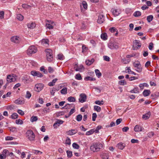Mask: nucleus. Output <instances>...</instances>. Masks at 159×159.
I'll return each mask as SVG.
<instances>
[{
    "instance_id": "obj_1",
    "label": "nucleus",
    "mask_w": 159,
    "mask_h": 159,
    "mask_svg": "<svg viewBox=\"0 0 159 159\" xmlns=\"http://www.w3.org/2000/svg\"><path fill=\"white\" fill-rule=\"evenodd\" d=\"M103 147V144L100 143H93L91 146L90 149L93 152H98Z\"/></svg>"
},
{
    "instance_id": "obj_2",
    "label": "nucleus",
    "mask_w": 159,
    "mask_h": 159,
    "mask_svg": "<svg viewBox=\"0 0 159 159\" xmlns=\"http://www.w3.org/2000/svg\"><path fill=\"white\" fill-rule=\"evenodd\" d=\"M26 138L30 141L34 140L35 135L33 132L31 130H28L26 133Z\"/></svg>"
},
{
    "instance_id": "obj_3",
    "label": "nucleus",
    "mask_w": 159,
    "mask_h": 159,
    "mask_svg": "<svg viewBox=\"0 0 159 159\" xmlns=\"http://www.w3.org/2000/svg\"><path fill=\"white\" fill-rule=\"evenodd\" d=\"M45 52L46 53L47 60L48 61H52L53 59L52 50L50 49H47L45 50Z\"/></svg>"
},
{
    "instance_id": "obj_4",
    "label": "nucleus",
    "mask_w": 159,
    "mask_h": 159,
    "mask_svg": "<svg viewBox=\"0 0 159 159\" xmlns=\"http://www.w3.org/2000/svg\"><path fill=\"white\" fill-rule=\"evenodd\" d=\"M37 51V48L34 46H31L27 50V53L28 55H30L32 54L35 53Z\"/></svg>"
},
{
    "instance_id": "obj_5",
    "label": "nucleus",
    "mask_w": 159,
    "mask_h": 159,
    "mask_svg": "<svg viewBox=\"0 0 159 159\" xmlns=\"http://www.w3.org/2000/svg\"><path fill=\"white\" fill-rule=\"evenodd\" d=\"M134 66L137 68L136 71L138 72H141L142 71V68L140 62L139 61H135L133 64Z\"/></svg>"
},
{
    "instance_id": "obj_6",
    "label": "nucleus",
    "mask_w": 159,
    "mask_h": 159,
    "mask_svg": "<svg viewBox=\"0 0 159 159\" xmlns=\"http://www.w3.org/2000/svg\"><path fill=\"white\" fill-rule=\"evenodd\" d=\"M108 46L111 49H117L119 48V44L118 43L115 42H110L108 44Z\"/></svg>"
},
{
    "instance_id": "obj_7",
    "label": "nucleus",
    "mask_w": 159,
    "mask_h": 159,
    "mask_svg": "<svg viewBox=\"0 0 159 159\" xmlns=\"http://www.w3.org/2000/svg\"><path fill=\"white\" fill-rule=\"evenodd\" d=\"M14 75L15 76H13V75H10L7 76V80L8 83H11L16 80V79L15 77L16 75Z\"/></svg>"
},
{
    "instance_id": "obj_8",
    "label": "nucleus",
    "mask_w": 159,
    "mask_h": 159,
    "mask_svg": "<svg viewBox=\"0 0 159 159\" xmlns=\"http://www.w3.org/2000/svg\"><path fill=\"white\" fill-rule=\"evenodd\" d=\"M44 86V85L42 84H35L34 87L35 90L39 92L42 90Z\"/></svg>"
},
{
    "instance_id": "obj_9",
    "label": "nucleus",
    "mask_w": 159,
    "mask_h": 159,
    "mask_svg": "<svg viewBox=\"0 0 159 159\" xmlns=\"http://www.w3.org/2000/svg\"><path fill=\"white\" fill-rule=\"evenodd\" d=\"M87 99V96L84 93H81L80 95L79 99L80 102L83 103L86 101Z\"/></svg>"
},
{
    "instance_id": "obj_10",
    "label": "nucleus",
    "mask_w": 159,
    "mask_h": 159,
    "mask_svg": "<svg viewBox=\"0 0 159 159\" xmlns=\"http://www.w3.org/2000/svg\"><path fill=\"white\" fill-rule=\"evenodd\" d=\"M31 74L33 76H37L39 77H41L43 75L39 71H37L35 70H33L31 72Z\"/></svg>"
},
{
    "instance_id": "obj_11",
    "label": "nucleus",
    "mask_w": 159,
    "mask_h": 159,
    "mask_svg": "<svg viewBox=\"0 0 159 159\" xmlns=\"http://www.w3.org/2000/svg\"><path fill=\"white\" fill-rule=\"evenodd\" d=\"M134 43L135 44V46H133L134 50H137L141 46V43L140 42V41L137 40H135L134 41Z\"/></svg>"
},
{
    "instance_id": "obj_12",
    "label": "nucleus",
    "mask_w": 159,
    "mask_h": 159,
    "mask_svg": "<svg viewBox=\"0 0 159 159\" xmlns=\"http://www.w3.org/2000/svg\"><path fill=\"white\" fill-rule=\"evenodd\" d=\"M11 42L17 43L19 42L20 38L17 36H14L11 38Z\"/></svg>"
},
{
    "instance_id": "obj_13",
    "label": "nucleus",
    "mask_w": 159,
    "mask_h": 159,
    "mask_svg": "<svg viewBox=\"0 0 159 159\" xmlns=\"http://www.w3.org/2000/svg\"><path fill=\"white\" fill-rule=\"evenodd\" d=\"M80 7L82 12L83 10V9L86 10L87 8V4L86 2L85 1H83L80 4Z\"/></svg>"
},
{
    "instance_id": "obj_14",
    "label": "nucleus",
    "mask_w": 159,
    "mask_h": 159,
    "mask_svg": "<svg viewBox=\"0 0 159 159\" xmlns=\"http://www.w3.org/2000/svg\"><path fill=\"white\" fill-rule=\"evenodd\" d=\"M104 17L103 15L100 14L98 16V19L97 20L98 23L101 24L104 21Z\"/></svg>"
},
{
    "instance_id": "obj_15",
    "label": "nucleus",
    "mask_w": 159,
    "mask_h": 159,
    "mask_svg": "<svg viewBox=\"0 0 159 159\" xmlns=\"http://www.w3.org/2000/svg\"><path fill=\"white\" fill-rule=\"evenodd\" d=\"M74 68L75 71L80 72L84 70V67L82 65H80L79 66H78L76 64H75Z\"/></svg>"
},
{
    "instance_id": "obj_16",
    "label": "nucleus",
    "mask_w": 159,
    "mask_h": 159,
    "mask_svg": "<svg viewBox=\"0 0 159 159\" xmlns=\"http://www.w3.org/2000/svg\"><path fill=\"white\" fill-rule=\"evenodd\" d=\"M111 11L113 14L115 16L119 15L120 13V10L118 9H112Z\"/></svg>"
},
{
    "instance_id": "obj_17",
    "label": "nucleus",
    "mask_w": 159,
    "mask_h": 159,
    "mask_svg": "<svg viewBox=\"0 0 159 159\" xmlns=\"http://www.w3.org/2000/svg\"><path fill=\"white\" fill-rule=\"evenodd\" d=\"M143 128L141 126L139 125H136L134 128V131L136 132L141 131L142 130Z\"/></svg>"
},
{
    "instance_id": "obj_18",
    "label": "nucleus",
    "mask_w": 159,
    "mask_h": 159,
    "mask_svg": "<svg viewBox=\"0 0 159 159\" xmlns=\"http://www.w3.org/2000/svg\"><path fill=\"white\" fill-rule=\"evenodd\" d=\"M48 42L49 40L48 39H43L41 41V44L45 46V45L48 44Z\"/></svg>"
},
{
    "instance_id": "obj_19",
    "label": "nucleus",
    "mask_w": 159,
    "mask_h": 159,
    "mask_svg": "<svg viewBox=\"0 0 159 159\" xmlns=\"http://www.w3.org/2000/svg\"><path fill=\"white\" fill-rule=\"evenodd\" d=\"M125 144L120 143L117 144V146L120 149L122 150L125 147Z\"/></svg>"
},
{
    "instance_id": "obj_20",
    "label": "nucleus",
    "mask_w": 159,
    "mask_h": 159,
    "mask_svg": "<svg viewBox=\"0 0 159 159\" xmlns=\"http://www.w3.org/2000/svg\"><path fill=\"white\" fill-rule=\"evenodd\" d=\"M94 61V59L93 58H92L90 60H88L86 61L85 63L88 66H90L91 65Z\"/></svg>"
},
{
    "instance_id": "obj_21",
    "label": "nucleus",
    "mask_w": 159,
    "mask_h": 159,
    "mask_svg": "<svg viewBox=\"0 0 159 159\" xmlns=\"http://www.w3.org/2000/svg\"><path fill=\"white\" fill-rule=\"evenodd\" d=\"M151 93L149 90H145L143 92V95L145 97L149 95Z\"/></svg>"
},
{
    "instance_id": "obj_22",
    "label": "nucleus",
    "mask_w": 159,
    "mask_h": 159,
    "mask_svg": "<svg viewBox=\"0 0 159 159\" xmlns=\"http://www.w3.org/2000/svg\"><path fill=\"white\" fill-rule=\"evenodd\" d=\"M110 30L112 33H114L116 32L115 35L116 36L118 33L117 30L114 27H112L110 29Z\"/></svg>"
},
{
    "instance_id": "obj_23",
    "label": "nucleus",
    "mask_w": 159,
    "mask_h": 159,
    "mask_svg": "<svg viewBox=\"0 0 159 159\" xmlns=\"http://www.w3.org/2000/svg\"><path fill=\"white\" fill-rule=\"evenodd\" d=\"M55 24H48L46 23V27L47 28L49 29L50 30L52 29H53V27Z\"/></svg>"
},
{
    "instance_id": "obj_24",
    "label": "nucleus",
    "mask_w": 159,
    "mask_h": 159,
    "mask_svg": "<svg viewBox=\"0 0 159 159\" xmlns=\"http://www.w3.org/2000/svg\"><path fill=\"white\" fill-rule=\"evenodd\" d=\"M67 88L66 87H64L61 90V93L62 94H66L67 93Z\"/></svg>"
},
{
    "instance_id": "obj_25",
    "label": "nucleus",
    "mask_w": 159,
    "mask_h": 159,
    "mask_svg": "<svg viewBox=\"0 0 159 159\" xmlns=\"http://www.w3.org/2000/svg\"><path fill=\"white\" fill-rule=\"evenodd\" d=\"M77 132L75 131V129H71L68 131L67 132L68 135H71L75 134Z\"/></svg>"
},
{
    "instance_id": "obj_26",
    "label": "nucleus",
    "mask_w": 159,
    "mask_h": 159,
    "mask_svg": "<svg viewBox=\"0 0 159 159\" xmlns=\"http://www.w3.org/2000/svg\"><path fill=\"white\" fill-rule=\"evenodd\" d=\"M57 80V78H55L52 81L49 82L48 83V85L49 86H52L55 85V83L56 82Z\"/></svg>"
},
{
    "instance_id": "obj_27",
    "label": "nucleus",
    "mask_w": 159,
    "mask_h": 159,
    "mask_svg": "<svg viewBox=\"0 0 159 159\" xmlns=\"http://www.w3.org/2000/svg\"><path fill=\"white\" fill-rule=\"evenodd\" d=\"M27 26L28 28L31 29H33L35 26V24L34 23H29L27 25Z\"/></svg>"
},
{
    "instance_id": "obj_28",
    "label": "nucleus",
    "mask_w": 159,
    "mask_h": 159,
    "mask_svg": "<svg viewBox=\"0 0 159 159\" xmlns=\"http://www.w3.org/2000/svg\"><path fill=\"white\" fill-rule=\"evenodd\" d=\"M84 79L86 81L90 80L91 81H95L96 80L95 78H93L89 76L86 77L84 78Z\"/></svg>"
},
{
    "instance_id": "obj_29",
    "label": "nucleus",
    "mask_w": 159,
    "mask_h": 159,
    "mask_svg": "<svg viewBox=\"0 0 159 159\" xmlns=\"http://www.w3.org/2000/svg\"><path fill=\"white\" fill-rule=\"evenodd\" d=\"M150 116V113L149 112L143 115L142 118L145 120H147L149 118Z\"/></svg>"
},
{
    "instance_id": "obj_30",
    "label": "nucleus",
    "mask_w": 159,
    "mask_h": 159,
    "mask_svg": "<svg viewBox=\"0 0 159 159\" xmlns=\"http://www.w3.org/2000/svg\"><path fill=\"white\" fill-rule=\"evenodd\" d=\"M94 132H95L94 131V129H90L89 131L87 132L86 133V135H89L92 134Z\"/></svg>"
},
{
    "instance_id": "obj_31",
    "label": "nucleus",
    "mask_w": 159,
    "mask_h": 159,
    "mask_svg": "<svg viewBox=\"0 0 159 159\" xmlns=\"http://www.w3.org/2000/svg\"><path fill=\"white\" fill-rule=\"evenodd\" d=\"M130 92L135 93H139V89L138 87H135L133 89L131 90L130 91Z\"/></svg>"
},
{
    "instance_id": "obj_32",
    "label": "nucleus",
    "mask_w": 159,
    "mask_h": 159,
    "mask_svg": "<svg viewBox=\"0 0 159 159\" xmlns=\"http://www.w3.org/2000/svg\"><path fill=\"white\" fill-rule=\"evenodd\" d=\"M95 72L96 74V76L98 77L99 78L102 75L101 73L100 72L99 70L98 69H96L95 70Z\"/></svg>"
},
{
    "instance_id": "obj_33",
    "label": "nucleus",
    "mask_w": 159,
    "mask_h": 159,
    "mask_svg": "<svg viewBox=\"0 0 159 159\" xmlns=\"http://www.w3.org/2000/svg\"><path fill=\"white\" fill-rule=\"evenodd\" d=\"M15 103L17 104H21L24 103V102L20 99H17L15 101Z\"/></svg>"
},
{
    "instance_id": "obj_34",
    "label": "nucleus",
    "mask_w": 159,
    "mask_h": 159,
    "mask_svg": "<svg viewBox=\"0 0 159 159\" xmlns=\"http://www.w3.org/2000/svg\"><path fill=\"white\" fill-rule=\"evenodd\" d=\"M101 38L104 40H106L107 39V34L106 33H103L101 34Z\"/></svg>"
},
{
    "instance_id": "obj_35",
    "label": "nucleus",
    "mask_w": 159,
    "mask_h": 159,
    "mask_svg": "<svg viewBox=\"0 0 159 159\" xmlns=\"http://www.w3.org/2000/svg\"><path fill=\"white\" fill-rule=\"evenodd\" d=\"M67 100L70 102H75V99L74 97L70 96L68 98Z\"/></svg>"
},
{
    "instance_id": "obj_36",
    "label": "nucleus",
    "mask_w": 159,
    "mask_h": 159,
    "mask_svg": "<svg viewBox=\"0 0 159 159\" xmlns=\"http://www.w3.org/2000/svg\"><path fill=\"white\" fill-rule=\"evenodd\" d=\"M94 110L97 112H100L101 111V108L98 106H94Z\"/></svg>"
},
{
    "instance_id": "obj_37",
    "label": "nucleus",
    "mask_w": 159,
    "mask_h": 159,
    "mask_svg": "<svg viewBox=\"0 0 159 159\" xmlns=\"http://www.w3.org/2000/svg\"><path fill=\"white\" fill-rule=\"evenodd\" d=\"M16 18L19 20L22 21L24 18V17L21 14H19L17 15Z\"/></svg>"
},
{
    "instance_id": "obj_38",
    "label": "nucleus",
    "mask_w": 159,
    "mask_h": 159,
    "mask_svg": "<svg viewBox=\"0 0 159 159\" xmlns=\"http://www.w3.org/2000/svg\"><path fill=\"white\" fill-rule=\"evenodd\" d=\"M71 107L72 106L70 104H67L65 106L62 107L61 108L62 109H70Z\"/></svg>"
},
{
    "instance_id": "obj_39",
    "label": "nucleus",
    "mask_w": 159,
    "mask_h": 159,
    "mask_svg": "<svg viewBox=\"0 0 159 159\" xmlns=\"http://www.w3.org/2000/svg\"><path fill=\"white\" fill-rule=\"evenodd\" d=\"M82 118V116L80 114H79L76 116V120L78 121H80Z\"/></svg>"
},
{
    "instance_id": "obj_40",
    "label": "nucleus",
    "mask_w": 159,
    "mask_h": 159,
    "mask_svg": "<svg viewBox=\"0 0 159 159\" xmlns=\"http://www.w3.org/2000/svg\"><path fill=\"white\" fill-rule=\"evenodd\" d=\"M38 120V117L36 116H33L30 118V121L33 122L36 121Z\"/></svg>"
},
{
    "instance_id": "obj_41",
    "label": "nucleus",
    "mask_w": 159,
    "mask_h": 159,
    "mask_svg": "<svg viewBox=\"0 0 159 159\" xmlns=\"http://www.w3.org/2000/svg\"><path fill=\"white\" fill-rule=\"evenodd\" d=\"M95 103L96 104L99 105H103L104 103V102L102 100L101 101H100L99 100H98L96 101L95 102Z\"/></svg>"
},
{
    "instance_id": "obj_42",
    "label": "nucleus",
    "mask_w": 159,
    "mask_h": 159,
    "mask_svg": "<svg viewBox=\"0 0 159 159\" xmlns=\"http://www.w3.org/2000/svg\"><path fill=\"white\" fill-rule=\"evenodd\" d=\"M153 17L152 15H149L147 17V20L148 22H150L153 19Z\"/></svg>"
},
{
    "instance_id": "obj_43",
    "label": "nucleus",
    "mask_w": 159,
    "mask_h": 159,
    "mask_svg": "<svg viewBox=\"0 0 159 159\" xmlns=\"http://www.w3.org/2000/svg\"><path fill=\"white\" fill-rule=\"evenodd\" d=\"M67 156L69 158L71 157L72 156V151L67 150L66 151Z\"/></svg>"
},
{
    "instance_id": "obj_44",
    "label": "nucleus",
    "mask_w": 159,
    "mask_h": 159,
    "mask_svg": "<svg viewBox=\"0 0 159 159\" xmlns=\"http://www.w3.org/2000/svg\"><path fill=\"white\" fill-rule=\"evenodd\" d=\"M58 59L61 60H62L64 59V57L62 54H59L57 55Z\"/></svg>"
},
{
    "instance_id": "obj_45",
    "label": "nucleus",
    "mask_w": 159,
    "mask_h": 159,
    "mask_svg": "<svg viewBox=\"0 0 159 159\" xmlns=\"http://www.w3.org/2000/svg\"><path fill=\"white\" fill-rule=\"evenodd\" d=\"M141 15V13L139 11H136L134 13V16L135 17L140 16Z\"/></svg>"
},
{
    "instance_id": "obj_46",
    "label": "nucleus",
    "mask_w": 159,
    "mask_h": 159,
    "mask_svg": "<svg viewBox=\"0 0 159 159\" xmlns=\"http://www.w3.org/2000/svg\"><path fill=\"white\" fill-rule=\"evenodd\" d=\"M18 116V114L16 113H13L11 116V117L13 119H16Z\"/></svg>"
},
{
    "instance_id": "obj_47",
    "label": "nucleus",
    "mask_w": 159,
    "mask_h": 159,
    "mask_svg": "<svg viewBox=\"0 0 159 159\" xmlns=\"http://www.w3.org/2000/svg\"><path fill=\"white\" fill-rule=\"evenodd\" d=\"M73 147L76 149H78L79 148V146L76 143H74L72 144Z\"/></svg>"
},
{
    "instance_id": "obj_48",
    "label": "nucleus",
    "mask_w": 159,
    "mask_h": 159,
    "mask_svg": "<svg viewBox=\"0 0 159 159\" xmlns=\"http://www.w3.org/2000/svg\"><path fill=\"white\" fill-rule=\"evenodd\" d=\"M75 78L79 80H81L82 79L81 75L80 74H77L75 76Z\"/></svg>"
},
{
    "instance_id": "obj_49",
    "label": "nucleus",
    "mask_w": 159,
    "mask_h": 159,
    "mask_svg": "<svg viewBox=\"0 0 159 159\" xmlns=\"http://www.w3.org/2000/svg\"><path fill=\"white\" fill-rule=\"evenodd\" d=\"M102 128V126L101 125L98 126L96 129H94V131L96 133H98L99 130Z\"/></svg>"
},
{
    "instance_id": "obj_50",
    "label": "nucleus",
    "mask_w": 159,
    "mask_h": 159,
    "mask_svg": "<svg viewBox=\"0 0 159 159\" xmlns=\"http://www.w3.org/2000/svg\"><path fill=\"white\" fill-rule=\"evenodd\" d=\"M130 67H127L125 68V72L126 73H128L129 74H130L131 72Z\"/></svg>"
},
{
    "instance_id": "obj_51",
    "label": "nucleus",
    "mask_w": 159,
    "mask_h": 159,
    "mask_svg": "<svg viewBox=\"0 0 159 159\" xmlns=\"http://www.w3.org/2000/svg\"><path fill=\"white\" fill-rule=\"evenodd\" d=\"M58 90L56 88H53L50 91L51 94L53 96L54 95L55 91L57 90L58 91Z\"/></svg>"
},
{
    "instance_id": "obj_52",
    "label": "nucleus",
    "mask_w": 159,
    "mask_h": 159,
    "mask_svg": "<svg viewBox=\"0 0 159 159\" xmlns=\"http://www.w3.org/2000/svg\"><path fill=\"white\" fill-rule=\"evenodd\" d=\"M75 111V107H74V108L71 109L69 114L68 116H70L73 113H74Z\"/></svg>"
},
{
    "instance_id": "obj_53",
    "label": "nucleus",
    "mask_w": 159,
    "mask_h": 159,
    "mask_svg": "<svg viewBox=\"0 0 159 159\" xmlns=\"http://www.w3.org/2000/svg\"><path fill=\"white\" fill-rule=\"evenodd\" d=\"M70 140L68 137H67L66 141L65 143L66 144L70 145L71 144Z\"/></svg>"
},
{
    "instance_id": "obj_54",
    "label": "nucleus",
    "mask_w": 159,
    "mask_h": 159,
    "mask_svg": "<svg viewBox=\"0 0 159 159\" xmlns=\"http://www.w3.org/2000/svg\"><path fill=\"white\" fill-rule=\"evenodd\" d=\"M31 94L30 93V92L27 91L26 92V93L25 95V97L28 98H30L31 96Z\"/></svg>"
},
{
    "instance_id": "obj_55",
    "label": "nucleus",
    "mask_w": 159,
    "mask_h": 159,
    "mask_svg": "<svg viewBox=\"0 0 159 159\" xmlns=\"http://www.w3.org/2000/svg\"><path fill=\"white\" fill-rule=\"evenodd\" d=\"M119 84L121 85H124L126 84V83L124 80H121L119 82Z\"/></svg>"
},
{
    "instance_id": "obj_56",
    "label": "nucleus",
    "mask_w": 159,
    "mask_h": 159,
    "mask_svg": "<svg viewBox=\"0 0 159 159\" xmlns=\"http://www.w3.org/2000/svg\"><path fill=\"white\" fill-rule=\"evenodd\" d=\"M32 152L36 154H39V153H40V154L42 153V152L37 150H33Z\"/></svg>"
},
{
    "instance_id": "obj_57",
    "label": "nucleus",
    "mask_w": 159,
    "mask_h": 159,
    "mask_svg": "<svg viewBox=\"0 0 159 159\" xmlns=\"http://www.w3.org/2000/svg\"><path fill=\"white\" fill-rule=\"evenodd\" d=\"M97 115L96 113H93L92 114V120L94 121L97 118Z\"/></svg>"
},
{
    "instance_id": "obj_58",
    "label": "nucleus",
    "mask_w": 159,
    "mask_h": 159,
    "mask_svg": "<svg viewBox=\"0 0 159 159\" xmlns=\"http://www.w3.org/2000/svg\"><path fill=\"white\" fill-rule=\"evenodd\" d=\"M103 59L104 60L107 61H109L110 60V58L109 57L107 56H105L103 57Z\"/></svg>"
},
{
    "instance_id": "obj_59",
    "label": "nucleus",
    "mask_w": 159,
    "mask_h": 159,
    "mask_svg": "<svg viewBox=\"0 0 159 159\" xmlns=\"http://www.w3.org/2000/svg\"><path fill=\"white\" fill-rule=\"evenodd\" d=\"M16 124H22L23 123V121L20 119L16 120Z\"/></svg>"
},
{
    "instance_id": "obj_60",
    "label": "nucleus",
    "mask_w": 159,
    "mask_h": 159,
    "mask_svg": "<svg viewBox=\"0 0 159 159\" xmlns=\"http://www.w3.org/2000/svg\"><path fill=\"white\" fill-rule=\"evenodd\" d=\"M109 156L107 154L105 153L103 155L102 159H108Z\"/></svg>"
},
{
    "instance_id": "obj_61",
    "label": "nucleus",
    "mask_w": 159,
    "mask_h": 159,
    "mask_svg": "<svg viewBox=\"0 0 159 159\" xmlns=\"http://www.w3.org/2000/svg\"><path fill=\"white\" fill-rule=\"evenodd\" d=\"M54 71V69L51 67H49L48 68V71L49 73H53Z\"/></svg>"
},
{
    "instance_id": "obj_62",
    "label": "nucleus",
    "mask_w": 159,
    "mask_h": 159,
    "mask_svg": "<svg viewBox=\"0 0 159 159\" xmlns=\"http://www.w3.org/2000/svg\"><path fill=\"white\" fill-rule=\"evenodd\" d=\"M56 122L58 124V126H59L60 125L63 124L64 122L63 120H57Z\"/></svg>"
},
{
    "instance_id": "obj_63",
    "label": "nucleus",
    "mask_w": 159,
    "mask_h": 159,
    "mask_svg": "<svg viewBox=\"0 0 159 159\" xmlns=\"http://www.w3.org/2000/svg\"><path fill=\"white\" fill-rule=\"evenodd\" d=\"M14 107V106L13 105H9L7 107V109L8 110H11L13 109Z\"/></svg>"
},
{
    "instance_id": "obj_64",
    "label": "nucleus",
    "mask_w": 159,
    "mask_h": 159,
    "mask_svg": "<svg viewBox=\"0 0 159 159\" xmlns=\"http://www.w3.org/2000/svg\"><path fill=\"white\" fill-rule=\"evenodd\" d=\"M121 61L124 64H127L129 63V61H128V60L125 59H123Z\"/></svg>"
}]
</instances>
